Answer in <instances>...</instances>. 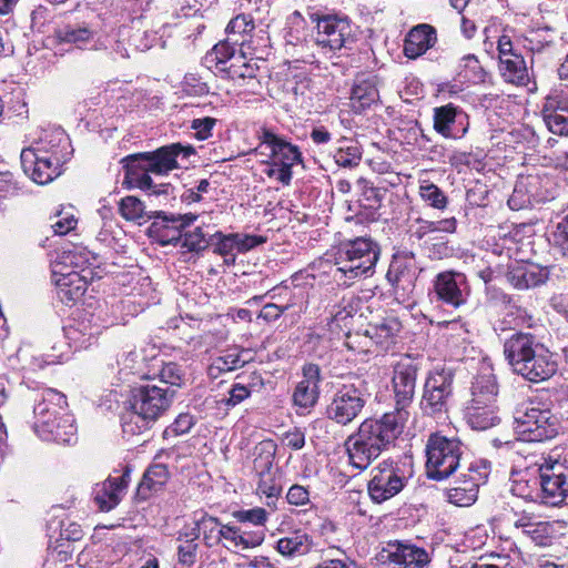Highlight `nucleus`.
<instances>
[{"mask_svg": "<svg viewBox=\"0 0 568 568\" xmlns=\"http://www.w3.org/2000/svg\"><path fill=\"white\" fill-rule=\"evenodd\" d=\"M507 278L518 290L536 287L547 280V272L534 265H518L511 268Z\"/></svg>", "mask_w": 568, "mask_h": 568, "instance_id": "obj_33", "label": "nucleus"}, {"mask_svg": "<svg viewBox=\"0 0 568 568\" xmlns=\"http://www.w3.org/2000/svg\"><path fill=\"white\" fill-rule=\"evenodd\" d=\"M286 500L293 506H305L311 501L310 491L302 485H293L286 494Z\"/></svg>", "mask_w": 568, "mask_h": 568, "instance_id": "obj_59", "label": "nucleus"}, {"mask_svg": "<svg viewBox=\"0 0 568 568\" xmlns=\"http://www.w3.org/2000/svg\"><path fill=\"white\" fill-rule=\"evenodd\" d=\"M55 217H58V220L51 224V227L57 235H64L69 233L78 223L73 215H62L61 211L57 212Z\"/></svg>", "mask_w": 568, "mask_h": 568, "instance_id": "obj_61", "label": "nucleus"}, {"mask_svg": "<svg viewBox=\"0 0 568 568\" xmlns=\"http://www.w3.org/2000/svg\"><path fill=\"white\" fill-rule=\"evenodd\" d=\"M89 254L84 248L71 246L62 248L51 263L52 276L62 275L71 271H84L89 264Z\"/></svg>", "mask_w": 568, "mask_h": 568, "instance_id": "obj_28", "label": "nucleus"}, {"mask_svg": "<svg viewBox=\"0 0 568 568\" xmlns=\"http://www.w3.org/2000/svg\"><path fill=\"white\" fill-rule=\"evenodd\" d=\"M124 170L123 187L142 189V153L130 154L121 160Z\"/></svg>", "mask_w": 568, "mask_h": 568, "instance_id": "obj_40", "label": "nucleus"}, {"mask_svg": "<svg viewBox=\"0 0 568 568\" xmlns=\"http://www.w3.org/2000/svg\"><path fill=\"white\" fill-rule=\"evenodd\" d=\"M490 471L488 462L478 459L468 464L466 471L460 474L456 486L449 490V500L457 506H469L478 497L479 486L485 484Z\"/></svg>", "mask_w": 568, "mask_h": 568, "instance_id": "obj_12", "label": "nucleus"}, {"mask_svg": "<svg viewBox=\"0 0 568 568\" xmlns=\"http://www.w3.org/2000/svg\"><path fill=\"white\" fill-rule=\"evenodd\" d=\"M459 75L469 82H483L485 80V71L478 59L474 54H467L462 58L459 63Z\"/></svg>", "mask_w": 568, "mask_h": 568, "instance_id": "obj_45", "label": "nucleus"}, {"mask_svg": "<svg viewBox=\"0 0 568 568\" xmlns=\"http://www.w3.org/2000/svg\"><path fill=\"white\" fill-rule=\"evenodd\" d=\"M247 351H231L216 357L207 368L211 378H217L222 373L232 372L251 361Z\"/></svg>", "mask_w": 568, "mask_h": 568, "instance_id": "obj_36", "label": "nucleus"}, {"mask_svg": "<svg viewBox=\"0 0 568 568\" xmlns=\"http://www.w3.org/2000/svg\"><path fill=\"white\" fill-rule=\"evenodd\" d=\"M454 369L436 365L427 374L423 387L420 408L429 416L443 417L448 412L453 394Z\"/></svg>", "mask_w": 568, "mask_h": 568, "instance_id": "obj_8", "label": "nucleus"}, {"mask_svg": "<svg viewBox=\"0 0 568 568\" xmlns=\"http://www.w3.org/2000/svg\"><path fill=\"white\" fill-rule=\"evenodd\" d=\"M216 120L213 118L195 119L192 122V129L195 130L197 139L205 140L211 135V131Z\"/></svg>", "mask_w": 568, "mask_h": 568, "instance_id": "obj_63", "label": "nucleus"}, {"mask_svg": "<svg viewBox=\"0 0 568 568\" xmlns=\"http://www.w3.org/2000/svg\"><path fill=\"white\" fill-rule=\"evenodd\" d=\"M436 42V31L429 24L414 27L407 34L404 44V53L409 59H416L424 54Z\"/></svg>", "mask_w": 568, "mask_h": 568, "instance_id": "obj_29", "label": "nucleus"}, {"mask_svg": "<svg viewBox=\"0 0 568 568\" xmlns=\"http://www.w3.org/2000/svg\"><path fill=\"white\" fill-rule=\"evenodd\" d=\"M221 71L226 72L239 88H245L250 93H257L261 89L257 63L246 61L243 55L236 57L235 61L227 68H221Z\"/></svg>", "mask_w": 568, "mask_h": 568, "instance_id": "obj_23", "label": "nucleus"}, {"mask_svg": "<svg viewBox=\"0 0 568 568\" xmlns=\"http://www.w3.org/2000/svg\"><path fill=\"white\" fill-rule=\"evenodd\" d=\"M541 113L550 132L558 135H568V94L548 97Z\"/></svg>", "mask_w": 568, "mask_h": 568, "instance_id": "obj_21", "label": "nucleus"}, {"mask_svg": "<svg viewBox=\"0 0 568 568\" xmlns=\"http://www.w3.org/2000/svg\"><path fill=\"white\" fill-rule=\"evenodd\" d=\"M542 503L557 506L568 496V468L551 457L539 466Z\"/></svg>", "mask_w": 568, "mask_h": 568, "instance_id": "obj_13", "label": "nucleus"}, {"mask_svg": "<svg viewBox=\"0 0 568 568\" xmlns=\"http://www.w3.org/2000/svg\"><path fill=\"white\" fill-rule=\"evenodd\" d=\"M138 358L139 355L136 354V352H129L122 359V367L120 369V374L123 376L124 379H126L129 375H135L139 373L140 364Z\"/></svg>", "mask_w": 568, "mask_h": 568, "instance_id": "obj_62", "label": "nucleus"}, {"mask_svg": "<svg viewBox=\"0 0 568 568\" xmlns=\"http://www.w3.org/2000/svg\"><path fill=\"white\" fill-rule=\"evenodd\" d=\"M388 282L396 288L402 287L403 290L413 285L414 271L410 258L397 257L394 258L389 265L386 274Z\"/></svg>", "mask_w": 568, "mask_h": 568, "instance_id": "obj_37", "label": "nucleus"}, {"mask_svg": "<svg viewBox=\"0 0 568 568\" xmlns=\"http://www.w3.org/2000/svg\"><path fill=\"white\" fill-rule=\"evenodd\" d=\"M173 187L170 183L154 184L152 179L144 174V215L155 220L148 227V236L161 245H168L182 240V230L196 220L194 214L166 215L158 206H165L172 196Z\"/></svg>", "mask_w": 568, "mask_h": 568, "instance_id": "obj_2", "label": "nucleus"}, {"mask_svg": "<svg viewBox=\"0 0 568 568\" xmlns=\"http://www.w3.org/2000/svg\"><path fill=\"white\" fill-rule=\"evenodd\" d=\"M535 347L532 354L524 363L517 365L514 373L529 382L539 383L554 376L558 364L554 354L544 344L535 345Z\"/></svg>", "mask_w": 568, "mask_h": 568, "instance_id": "obj_19", "label": "nucleus"}, {"mask_svg": "<svg viewBox=\"0 0 568 568\" xmlns=\"http://www.w3.org/2000/svg\"><path fill=\"white\" fill-rule=\"evenodd\" d=\"M525 323V313L521 310H510L499 323L500 331H515Z\"/></svg>", "mask_w": 568, "mask_h": 568, "instance_id": "obj_60", "label": "nucleus"}, {"mask_svg": "<svg viewBox=\"0 0 568 568\" xmlns=\"http://www.w3.org/2000/svg\"><path fill=\"white\" fill-rule=\"evenodd\" d=\"M466 416L469 426L473 429L485 430L499 423L495 405L491 406H467Z\"/></svg>", "mask_w": 568, "mask_h": 568, "instance_id": "obj_38", "label": "nucleus"}, {"mask_svg": "<svg viewBox=\"0 0 568 568\" xmlns=\"http://www.w3.org/2000/svg\"><path fill=\"white\" fill-rule=\"evenodd\" d=\"M276 445L271 442H261L255 446L253 467L258 476L257 494L265 497L266 506L276 508L282 494V485L277 467L274 465Z\"/></svg>", "mask_w": 568, "mask_h": 568, "instance_id": "obj_9", "label": "nucleus"}, {"mask_svg": "<svg viewBox=\"0 0 568 568\" xmlns=\"http://www.w3.org/2000/svg\"><path fill=\"white\" fill-rule=\"evenodd\" d=\"M119 211L126 221L135 222L138 225H141L142 202L139 197L133 195L123 197L119 204Z\"/></svg>", "mask_w": 568, "mask_h": 568, "instance_id": "obj_50", "label": "nucleus"}, {"mask_svg": "<svg viewBox=\"0 0 568 568\" xmlns=\"http://www.w3.org/2000/svg\"><path fill=\"white\" fill-rule=\"evenodd\" d=\"M50 532H79L81 526L67 516H53L47 524Z\"/></svg>", "mask_w": 568, "mask_h": 568, "instance_id": "obj_54", "label": "nucleus"}, {"mask_svg": "<svg viewBox=\"0 0 568 568\" xmlns=\"http://www.w3.org/2000/svg\"><path fill=\"white\" fill-rule=\"evenodd\" d=\"M559 428L557 415L539 403H523L514 412V429L520 440H548L558 435Z\"/></svg>", "mask_w": 568, "mask_h": 568, "instance_id": "obj_6", "label": "nucleus"}, {"mask_svg": "<svg viewBox=\"0 0 568 568\" xmlns=\"http://www.w3.org/2000/svg\"><path fill=\"white\" fill-rule=\"evenodd\" d=\"M316 29L315 42L324 53L351 50L357 41L356 27L346 17L324 16Z\"/></svg>", "mask_w": 568, "mask_h": 568, "instance_id": "obj_10", "label": "nucleus"}, {"mask_svg": "<svg viewBox=\"0 0 568 568\" xmlns=\"http://www.w3.org/2000/svg\"><path fill=\"white\" fill-rule=\"evenodd\" d=\"M408 413L395 409L381 418H367L345 442L351 464L357 469L367 468L403 433Z\"/></svg>", "mask_w": 568, "mask_h": 568, "instance_id": "obj_1", "label": "nucleus"}, {"mask_svg": "<svg viewBox=\"0 0 568 568\" xmlns=\"http://www.w3.org/2000/svg\"><path fill=\"white\" fill-rule=\"evenodd\" d=\"M419 195L430 206L443 210L447 205V197L444 192L435 184L425 182L419 186Z\"/></svg>", "mask_w": 568, "mask_h": 568, "instance_id": "obj_49", "label": "nucleus"}, {"mask_svg": "<svg viewBox=\"0 0 568 568\" xmlns=\"http://www.w3.org/2000/svg\"><path fill=\"white\" fill-rule=\"evenodd\" d=\"M498 386L491 372L477 375L471 384V398L467 406H491L496 403Z\"/></svg>", "mask_w": 568, "mask_h": 568, "instance_id": "obj_31", "label": "nucleus"}, {"mask_svg": "<svg viewBox=\"0 0 568 568\" xmlns=\"http://www.w3.org/2000/svg\"><path fill=\"white\" fill-rule=\"evenodd\" d=\"M363 386L364 383L358 381L357 384L347 383L338 387L326 407L327 417L342 426L351 424L366 404V392Z\"/></svg>", "mask_w": 568, "mask_h": 568, "instance_id": "obj_11", "label": "nucleus"}, {"mask_svg": "<svg viewBox=\"0 0 568 568\" xmlns=\"http://www.w3.org/2000/svg\"><path fill=\"white\" fill-rule=\"evenodd\" d=\"M540 344L530 333L516 332L506 338L504 355L513 372L532 354L535 345Z\"/></svg>", "mask_w": 568, "mask_h": 568, "instance_id": "obj_22", "label": "nucleus"}, {"mask_svg": "<svg viewBox=\"0 0 568 568\" xmlns=\"http://www.w3.org/2000/svg\"><path fill=\"white\" fill-rule=\"evenodd\" d=\"M19 182L11 172L0 173V197L7 199L19 194Z\"/></svg>", "mask_w": 568, "mask_h": 568, "instance_id": "obj_58", "label": "nucleus"}, {"mask_svg": "<svg viewBox=\"0 0 568 568\" xmlns=\"http://www.w3.org/2000/svg\"><path fill=\"white\" fill-rule=\"evenodd\" d=\"M379 94L376 78L373 75L357 77L351 92V106L356 113H362L378 101Z\"/></svg>", "mask_w": 568, "mask_h": 568, "instance_id": "obj_27", "label": "nucleus"}, {"mask_svg": "<svg viewBox=\"0 0 568 568\" xmlns=\"http://www.w3.org/2000/svg\"><path fill=\"white\" fill-rule=\"evenodd\" d=\"M306 535H293L277 541V549L283 555L304 554L307 550Z\"/></svg>", "mask_w": 568, "mask_h": 568, "instance_id": "obj_53", "label": "nucleus"}, {"mask_svg": "<svg viewBox=\"0 0 568 568\" xmlns=\"http://www.w3.org/2000/svg\"><path fill=\"white\" fill-rule=\"evenodd\" d=\"M434 292L438 301L458 308L467 302L469 295L466 275L454 271L437 274L434 280Z\"/></svg>", "mask_w": 568, "mask_h": 568, "instance_id": "obj_18", "label": "nucleus"}, {"mask_svg": "<svg viewBox=\"0 0 568 568\" xmlns=\"http://www.w3.org/2000/svg\"><path fill=\"white\" fill-rule=\"evenodd\" d=\"M527 526L526 524H519V519H517V515L513 511H505L499 516L491 519L490 528L491 530H511L514 528H519Z\"/></svg>", "mask_w": 568, "mask_h": 568, "instance_id": "obj_56", "label": "nucleus"}, {"mask_svg": "<svg viewBox=\"0 0 568 568\" xmlns=\"http://www.w3.org/2000/svg\"><path fill=\"white\" fill-rule=\"evenodd\" d=\"M29 148L39 153L40 151H45L47 158L61 165L68 161L70 155V140L64 131L60 129L47 132L38 142Z\"/></svg>", "mask_w": 568, "mask_h": 568, "instance_id": "obj_24", "label": "nucleus"}, {"mask_svg": "<svg viewBox=\"0 0 568 568\" xmlns=\"http://www.w3.org/2000/svg\"><path fill=\"white\" fill-rule=\"evenodd\" d=\"M94 30L87 23L68 22L54 30V37L59 42L74 44L82 49L94 37Z\"/></svg>", "mask_w": 568, "mask_h": 568, "instance_id": "obj_34", "label": "nucleus"}, {"mask_svg": "<svg viewBox=\"0 0 568 568\" xmlns=\"http://www.w3.org/2000/svg\"><path fill=\"white\" fill-rule=\"evenodd\" d=\"M169 478L166 466L161 463L152 464L144 473V487L156 491L163 487Z\"/></svg>", "mask_w": 568, "mask_h": 568, "instance_id": "obj_47", "label": "nucleus"}, {"mask_svg": "<svg viewBox=\"0 0 568 568\" xmlns=\"http://www.w3.org/2000/svg\"><path fill=\"white\" fill-rule=\"evenodd\" d=\"M34 432L43 440L70 445L77 440L74 418L67 412L65 396L52 388L41 393L33 408Z\"/></svg>", "mask_w": 568, "mask_h": 568, "instance_id": "obj_3", "label": "nucleus"}, {"mask_svg": "<svg viewBox=\"0 0 568 568\" xmlns=\"http://www.w3.org/2000/svg\"><path fill=\"white\" fill-rule=\"evenodd\" d=\"M132 468L125 465L121 475L110 474L109 477L94 485L92 501L100 511L114 509L124 497L131 479Z\"/></svg>", "mask_w": 568, "mask_h": 568, "instance_id": "obj_15", "label": "nucleus"}, {"mask_svg": "<svg viewBox=\"0 0 568 568\" xmlns=\"http://www.w3.org/2000/svg\"><path fill=\"white\" fill-rule=\"evenodd\" d=\"M379 560H390L397 564L424 566L429 561L427 552L417 547L400 542H389L378 555Z\"/></svg>", "mask_w": 568, "mask_h": 568, "instance_id": "obj_26", "label": "nucleus"}, {"mask_svg": "<svg viewBox=\"0 0 568 568\" xmlns=\"http://www.w3.org/2000/svg\"><path fill=\"white\" fill-rule=\"evenodd\" d=\"M173 392L169 387L144 385V422L155 420L171 404Z\"/></svg>", "mask_w": 568, "mask_h": 568, "instance_id": "obj_30", "label": "nucleus"}, {"mask_svg": "<svg viewBox=\"0 0 568 568\" xmlns=\"http://www.w3.org/2000/svg\"><path fill=\"white\" fill-rule=\"evenodd\" d=\"M52 282L57 287L58 298L67 305L78 302L88 288L87 278L79 271L52 276Z\"/></svg>", "mask_w": 568, "mask_h": 568, "instance_id": "obj_25", "label": "nucleus"}, {"mask_svg": "<svg viewBox=\"0 0 568 568\" xmlns=\"http://www.w3.org/2000/svg\"><path fill=\"white\" fill-rule=\"evenodd\" d=\"M256 152L270 158L263 164L262 174L283 185H290L293 176L292 168L301 162L298 149L273 132L264 130L260 135Z\"/></svg>", "mask_w": 568, "mask_h": 568, "instance_id": "obj_5", "label": "nucleus"}, {"mask_svg": "<svg viewBox=\"0 0 568 568\" xmlns=\"http://www.w3.org/2000/svg\"><path fill=\"white\" fill-rule=\"evenodd\" d=\"M551 236L554 246L559 248L562 257L568 260V214L556 223Z\"/></svg>", "mask_w": 568, "mask_h": 568, "instance_id": "obj_52", "label": "nucleus"}, {"mask_svg": "<svg viewBox=\"0 0 568 568\" xmlns=\"http://www.w3.org/2000/svg\"><path fill=\"white\" fill-rule=\"evenodd\" d=\"M45 151L37 152L30 148L21 151V166L34 183L45 185L61 175L62 165L47 158Z\"/></svg>", "mask_w": 568, "mask_h": 568, "instance_id": "obj_17", "label": "nucleus"}, {"mask_svg": "<svg viewBox=\"0 0 568 568\" xmlns=\"http://www.w3.org/2000/svg\"><path fill=\"white\" fill-rule=\"evenodd\" d=\"M378 247L369 239L357 237L339 245L335 253L336 271L334 278L351 285L355 278L367 275L378 261Z\"/></svg>", "mask_w": 568, "mask_h": 568, "instance_id": "obj_4", "label": "nucleus"}, {"mask_svg": "<svg viewBox=\"0 0 568 568\" xmlns=\"http://www.w3.org/2000/svg\"><path fill=\"white\" fill-rule=\"evenodd\" d=\"M359 300L354 295L348 297H343L341 303L334 306L331 315H332V325L341 329H348L349 321L353 318L354 314L357 312Z\"/></svg>", "mask_w": 568, "mask_h": 568, "instance_id": "obj_41", "label": "nucleus"}, {"mask_svg": "<svg viewBox=\"0 0 568 568\" xmlns=\"http://www.w3.org/2000/svg\"><path fill=\"white\" fill-rule=\"evenodd\" d=\"M194 153L192 146H183L180 143H173L159 148L153 152H144V171L163 175L178 168L176 158L183 154V158H187Z\"/></svg>", "mask_w": 568, "mask_h": 568, "instance_id": "obj_20", "label": "nucleus"}, {"mask_svg": "<svg viewBox=\"0 0 568 568\" xmlns=\"http://www.w3.org/2000/svg\"><path fill=\"white\" fill-rule=\"evenodd\" d=\"M419 366L409 355L400 357L393 365L392 387L396 399V409H404L413 399Z\"/></svg>", "mask_w": 568, "mask_h": 568, "instance_id": "obj_16", "label": "nucleus"}, {"mask_svg": "<svg viewBox=\"0 0 568 568\" xmlns=\"http://www.w3.org/2000/svg\"><path fill=\"white\" fill-rule=\"evenodd\" d=\"M51 20L50 11L39 6L30 14L31 29L39 33L48 31V27Z\"/></svg>", "mask_w": 568, "mask_h": 568, "instance_id": "obj_57", "label": "nucleus"}, {"mask_svg": "<svg viewBox=\"0 0 568 568\" xmlns=\"http://www.w3.org/2000/svg\"><path fill=\"white\" fill-rule=\"evenodd\" d=\"M235 45L227 38L225 41H222L214 45L212 51L207 54V58L211 61H215L216 68L221 70V68H227L226 63L229 60L235 61Z\"/></svg>", "mask_w": 568, "mask_h": 568, "instance_id": "obj_46", "label": "nucleus"}, {"mask_svg": "<svg viewBox=\"0 0 568 568\" xmlns=\"http://www.w3.org/2000/svg\"><path fill=\"white\" fill-rule=\"evenodd\" d=\"M217 542L235 552L255 547L262 542L260 535H220Z\"/></svg>", "mask_w": 568, "mask_h": 568, "instance_id": "obj_44", "label": "nucleus"}, {"mask_svg": "<svg viewBox=\"0 0 568 568\" xmlns=\"http://www.w3.org/2000/svg\"><path fill=\"white\" fill-rule=\"evenodd\" d=\"M458 109L448 103L434 109V130L444 138H455L453 128L458 118Z\"/></svg>", "mask_w": 568, "mask_h": 568, "instance_id": "obj_39", "label": "nucleus"}, {"mask_svg": "<svg viewBox=\"0 0 568 568\" xmlns=\"http://www.w3.org/2000/svg\"><path fill=\"white\" fill-rule=\"evenodd\" d=\"M337 165L343 168L357 166L362 159V152L356 142L349 140H342L341 145L334 154Z\"/></svg>", "mask_w": 568, "mask_h": 568, "instance_id": "obj_42", "label": "nucleus"}, {"mask_svg": "<svg viewBox=\"0 0 568 568\" xmlns=\"http://www.w3.org/2000/svg\"><path fill=\"white\" fill-rule=\"evenodd\" d=\"M131 397L125 402V412L122 414V430L124 436H139L142 422V387H132Z\"/></svg>", "mask_w": 568, "mask_h": 568, "instance_id": "obj_32", "label": "nucleus"}, {"mask_svg": "<svg viewBox=\"0 0 568 568\" xmlns=\"http://www.w3.org/2000/svg\"><path fill=\"white\" fill-rule=\"evenodd\" d=\"M499 70L504 80L516 85L529 83V72L521 54L499 59Z\"/></svg>", "mask_w": 568, "mask_h": 568, "instance_id": "obj_35", "label": "nucleus"}, {"mask_svg": "<svg viewBox=\"0 0 568 568\" xmlns=\"http://www.w3.org/2000/svg\"><path fill=\"white\" fill-rule=\"evenodd\" d=\"M318 398L317 387L300 382L293 393V402L302 408L314 406Z\"/></svg>", "mask_w": 568, "mask_h": 568, "instance_id": "obj_48", "label": "nucleus"}, {"mask_svg": "<svg viewBox=\"0 0 568 568\" xmlns=\"http://www.w3.org/2000/svg\"><path fill=\"white\" fill-rule=\"evenodd\" d=\"M406 478L393 463L384 462L373 469L368 494L373 501L381 504L396 496L405 486Z\"/></svg>", "mask_w": 568, "mask_h": 568, "instance_id": "obj_14", "label": "nucleus"}, {"mask_svg": "<svg viewBox=\"0 0 568 568\" xmlns=\"http://www.w3.org/2000/svg\"><path fill=\"white\" fill-rule=\"evenodd\" d=\"M463 454L464 445L458 438L430 435L426 444L427 476L435 480L448 478L459 468Z\"/></svg>", "mask_w": 568, "mask_h": 568, "instance_id": "obj_7", "label": "nucleus"}, {"mask_svg": "<svg viewBox=\"0 0 568 568\" xmlns=\"http://www.w3.org/2000/svg\"><path fill=\"white\" fill-rule=\"evenodd\" d=\"M399 324L396 321H389L381 325L373 326L367 334L375 339L376 344L387 347L388 342L398 331Z\"/></svg>", "mask_w": 568, "mask_h": 568, "instance_id": "obj_51", "label": "nucleus"}, {"mask_svg": "<svg viewBox=\"0 0 568 568\" xmlns=\"http://www.w3.org/2000/svg\"><path fill=\"white\" fill-rule=\"evenodd\" d=\"M253 30V20L245 14L236 16L229 22L226 27L227 38L232 41V43L240 45L245 42V36Z\"/></svg>", "mask_w": 568, "mask_h": 568, "instance_id": "obj_43", "label": "nucleus"}, {"mask_svg": "<svg viewBox=\"0 0 568 568\" xmlns=\"http://www.w3.org/2000/svg\"><path fill=\"white\" fill-rule=\"evenodd\" d=\"M181 377L179 375V369L175 364L169 363L162 366L160 372V383L164 385H179Z\"/></svg>", "mask_w": 568, "mask_h": 568, "instance_id": "obj_64", "label": "nucleus"}, {"mask_svg": "<svg viewBox=\"0 0 568 568\" xmlns=\"http://www.w3.org/2000/svg\"><path fill=\"white\" fill-rule=\"evenodd\" d=\"M182 246L186 247L190 252H199L207 247V241L201 227H196L192 232L184 234Z\"/></svg>", "mask_w": 568, "mask_h": 568, "instance_id": "obj_55", "label": "nucleus"}]
</instances>
